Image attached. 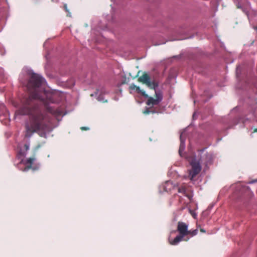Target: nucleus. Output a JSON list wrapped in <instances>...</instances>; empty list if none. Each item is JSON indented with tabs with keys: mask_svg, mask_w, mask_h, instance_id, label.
<instances>
[{
	"mask_svg": "<svg viewBox=\"0 0 257 257\" xmlns=\"http://www.w3.org/2000/svg\"><path fill=\"white\" fill-rule=\"evenodd\" d=\"M27 73L31 75V78L27 84V88L30 91V96L22 102L21 107L15 112V118L18 115H29V118L25 122L26 138L30 139L35 133L45 138H47V133L52 131L53 119L48 112L42 111L38 104L40 101L45 105L48 103H54L55 94L48 93L47 99H45L41 93V86L46 83V80L42 76L33 72L29 69Z\"/></svg>",
	"mask_w": 257,
	"mask_h": 257,
	"instance_id": "nucleus-1",
	"label": "nucleus"
},
{
	"mask_svg": "<svg viewBox=\"0 0 257 257\" xmlns=\"http://www.w3.org/2000/svg\"><path fill=\"white\" fill-rule=\"evenodd\" d=\"M205 150V148H204L199 151L200 157L198 160H196L195 155L192 158L189 157H186V159L191 166V169L189 171V173L190 179L192 181L193 180L194 178L198 174L201 170V161L204 162L206 166L212 163L213 156L212 153H206L204 155L202 156V154L204 153Z\"/></svg>",
	"mask_w": 257,
	"mask_h": 257,
	"instance_id": "nucleus-2",
	"label": "nucleus"
},
{
	"mask_svg": "<svg viewBox=\"0 0 257 257\" xmlns=\"http://www.w3.org/2000/svg\"><path fill=\"white\" fill-rule=\"evenodd\" d=\"M138 80L140 82L146 84L149 87L154 89L155 91L156 98L148 97L147 104L148 105H152L153 106L159 104L163 99V94L161 91L157 90L159 86L158 83L155 81H151L149 75L147 73L144 74L139 78Z\"/></svg>",
	"mask_w": 257,
	"mask_h": 257,
	"instance_id": "nucleus-3",
	"label": "nucleus"
},
{
	"mask_svg": "<svg viewBox=\"0 0 257 257\" xmlns=\"http://www.w3.org/2000/svg\"><path fill=\"white\" fill-rule=\"evenodd\" d=\"M30 149V142L26 144L23 147H21L20 151L18 154V158L20 160V164H23L25 167L23 170V171H28L30 169H32L33 171L38 170L40 165L39 164H35L34 163L36 161V158L34 157L29 158L25 159L24 158L25 157L27 154L28 151Z\"/></svg>",
	"mask_w": 257,
	"mask_h": 257,
	"instance_id": "nucleus-4",
	"label": "nucleus"
},
{
	"mask_svg": "<svg viewBox=\"0 0 257 257\" xmlns=\"http://www.w3.org/2000/svg\"><path fill=\"white\" fill-rule=\"evenodd\" d=\"M0 120L6 124L10 120L9 111L7 110L5 105L3 103H0Z\"/></svg>",
	"mask_w": 257,
	"mask_h": 257,
	"instance_id": "nucleus-5",
	"label": "nucleus"
},
{
	"mask_svg": "<svg viewBox=\"0 0 257 257\" xmlns=\"http://www.w3.org/2000/svg\"><path fill=\"white\" fill-rule=\"evenodd\" d=\"M47 109L48 112L55 116L58 120H60V118L65 115L62 110L59 109H54L53 106H48Z\"/></svg>",
	"mask_w": 257,
	"mask_h": 257,
	"instance_id": "nucleus-6",
	"label": "nucleus"
},
{
	"mask_svg": "<svg viewBox=\"0 0 257 257\" xmlns=\"http://www.w3.org/2000/svg\"><path fill=\"white\" fill-rule=\"evenodd\" d=\"M186 130L185 129L181 133L180 136V145L179 149V154L181 157H183V152L184 151L186 145H185V141L186 137L185 135V132Z\"/></svg>",
	"mask_w": 257,
	"mask_h": 257,
	"instance_id": "nucleus-7",
	"label": "nucleus"
},
{
	"mask_svg": "<svg viewBox=\"0 0 257 257\" xmlns=\"http://www.w3.org/2000/svg\"><path fill=\"white\" fill-rule=\"evenodd\" d=\"M237 8L241 9L243 13H244L248 17L249 20H250V17L249 16V11L251 9V5L249 2H247L245 5H242L239 2L236 4Z\"/></svg>",
	"mask_w": 257,
	"mask_h": 257,
	"instance_id": "nucleus-8",
	"label": "nucleus"
},
{
	"mask_svg": "<svg viewBox=\"0 0 257 257\" xmlns=\"http://www.w3.org/2000/svg\"><path fill=\"white\" fill-rule=\"evenodd\" d=\"M178 192L179 193H182L184 196L188 198V202H183V199L182 198V197H180V202L181 203H188L189 202H190L192 199L193 197V194H188L186 192V190L184 187H179L178 189Z\"/></svg>",
	"mask_w": 257,
	"mask_h": 257,
	"instance_id": "nucleus-9",
	"label": "nucleus"
},
{
	"mask_svg": "<svg viewBox=\"0 0 257 257\" xmlns=\"http://www.w3.org/2000/svg\"><path fill=\"white\" fill-rule=\"evenodd\" d=\"M177 231L180 234L186 235L188 233V225L184 222H179L177 226Z\"/></svg>",
	"mask_w": 257,
	"mask_h": 257,
	"instance_id": "nucleus-10",
	"label": "nucleus"
},
{
	"mask_svg": "<svg viewBox=\"0 0 257 257\" xmlns=\"http://www.w3.org/2000/svg\"><path fill=\"white\" fill-rule=\"evenodd\" d=\"M185 235L184 234H181L179 233V235H178L176 236V237L173 240H171L169 239V242L172 245H177L182 240L183 237Z\"/></svg>",
	"mask_w": 257,
	"mask_h": 257,
	"instance_id": "nucleus-11",
	"label": "nucleus"
},
{
	"mask_svg": "<svg viewBox=\"0 0 257 257\" xmlns=\"http://www.w3.org/2000/svg\"><path fill=\"white\" fill-rule=\"evenodd\" d=\"M131 88L132 89H135L138 93L141 94L145 97H148V95L146 93L145 91L144 90L141 89L140 87L139 86H137L136 85H133L131 86Z\"/></svg>",
	"mask_w": 257,
	"mask_h": 257,
	"instance_id": "nucleus-12",
	"label": "nucleus"
},
{
	"mask_svg": "<svg viewBox=\"0 0 257 257\" xmlns=\"http://www.w3.org/2000/svg\"><path fill=\"white\" fill-rule=\"evenodd\" d=\"M6 79L4 70L3 68H0V82H4Z\"/></svg>",
	"mask_w": 257,
	"mask_h": 257,
	"instance_id": "nucleus-13",
	"label": "nucleus"
},
{
	"mask_svg": "<svg viewBox=\"0 0 257 257\" xmlns=\"http://www.w3.org/2000/svg\"><path fill=\"white\" fill-rule=\"evenodd\" d=\"M197 232H198L197 229H194L192 230H188L187 234H190L193 236L196 235L197 234Z\"/></svg>",
	"mask_w": 257,
	"mask_h": 257,
	"instance_id": "nucleus-14",
	"label": "nucleus"
},
{
	"mask_svg": "<svg viewBox=\"0 0 257 257\" xmlns=\"http://www.w3.org/2000/svg\"><path fill=\"white\" fill-rule=\"evenodd\" d=\"M97 99L99 101H101V102H106V100H105L104 97H103V96L101 95L100 94L98 96Z\"/></svg>",
	"mask_w": 257,
	"mask_h": 257,
	"instance_id": "nucleus-15",
	"label": "nucleus"
},
{
	"mask_svg": "<svg viewBox=\"0 0 257 257\" xmlns=\"http://www.w3.org/2000/svg\"><path fill=\"white\" fill-rule=\"evenodd\" d=\"M255 182H257V179H255V180H252L251 181H249L248 183L251 184H253Z\"/></svg>",
	"mask_w": 257,
	"mask_h": 257,
	"instance_id": "nucleus-16",
	"label": "nucleus"
},
{
	"mask_svg": "<svg viewBox=\"0 0 257 257\" xmlns=\"http://www.w3.org/2000/svg\"><path fill=\"white\" fill-rule=\"evenodd\" d=\"M64 8H65V10H66V11L68 13V15L70 16V13L68 11V10H67V5H65Z\"/></svg>",
	"mask_w": 257,
	"mask_h": 257,
	"instance_id": "nucleus-17",
	"label": "nucleus"
},
{
	"mask_svg": "<svg viewBox=\"0 0 257 257\" xmlns=\"http://www.w3.org/2000/svg\"><path fill=\"white\" fill-rule=\"evenodd\" d=\"M82 130H88L89 128L87 127L83 126L81 128Z\"/></svg>",
	"mask_w": 257,
	"mask_h": 257,
	"instance_id": "nucleus-18",
	"label": "nucleus"
},
{
	"mask_svg": "<svg viewBox=\"0 0 257 257\" xmlns=\"http://www.w3.org/2000/svg\"><path fill=\"white\" fill-rule=\"evenodd\" d=\"M196 112H194L193 114V119H196Z\"/></svg>",
	"mask_w": 257,
	"mask_h": 257,
	"instance_id": "nucleus-19",
	"label": "nucleus"
},
{
	"mask_svg": "<svg viewBox=\"0 0 257 257\" xmlns=\"http://www.w3.org/2000/svg\"><path fill=\"white\" fill-rule=\"evenodd\" d=\"M22 75H21L20 76V78H19V79H20V81L22 83H24V82H23V79H22Z\"/></svg>",
	"mask_w": 257,
	"mask_h": 257,
	"instance_id": "nucleus-20",
	"label": "nucleus"
},
{
	"mask_svg": "<svg viewBox=\"0 0 257 257\" xmlns=\"http://www.w3.org/2000/svg\"><path fill=\"white\" fill-rule=\"evenodd\" d=\"M150 112V111L148 109H146L144 113L145 114H149Z\"/></svg>",
	"mask_w": 257,
	"mask_h": 257,
	"instance_id": "nucleus-21",
	"label": "nucleus"
},
{
	"mask_svg": "<svg viewBox=\"0 0 257 257\" xmlns=\"http://www.w3.org/2000/svg\"><path fill=\"white\" fill-rule=\"evenodd\" d=\"M200 231L203 233H205L206 232L205 230L203 228L200 229Z\"/></svg>",
	"mask_w": 257,
	"mask_h": 257,
	"instance_id": "nucleus-22",
	"label": "nucleus"
},
{
	"mask_svg": "<svg viewBox=\"0 0 257 257\" xmlns=\"http://www.w3.org/2000/svg\"><path fill=\"white\" fill-rule=\"evenodd\" d=\"M254 132H257V128L255 129Z\"/></svg>",
	"mask_w": 257,
	"mask_h": 257,
	"instance_id": "nucleus-23",
	"label": "nucleus"
},
{
	"mask_svg": "<svg viewBox=\"0 0 257 257\" xmlns=\"http://www.w3.org/2000/svg\"><path fill=\"white\" fill-rule=\"evenodd\" d=\"M184 208H185V207H183L182 208V209H184Z\"/></svg>",
	"mask_w": 257,
	"mask_h": 257,
	"instance_id": "nucleus-24",
	"label": "nucleus"
},
{
	"mask_svg": "<svg viewBox=\"0 0 257 257\" xmlns=\"http://www.w3.org/2000/svg\"><path fill=\"white\" fill-rule=\"evenodd\" d=\"M111 1H114V0H111Z\"/></svg>",
	"mask_w": 257,
	"mask_h": 257,
	"instance_id": "nucleus-25",
	"label": "nucleus"
}]
</instances>
